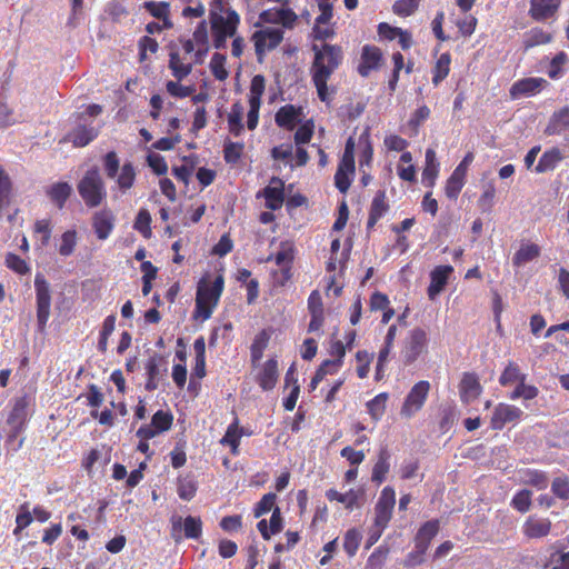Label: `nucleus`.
<instances>
[{"mask_svg": "<svg viewBox=\"0 0 569 569\" xmlns=\"http://www.w3.org/2000/svg\"><path fill=\"white\" fill-rule=\"evenodd\" d=\"M389 458H390V455H389L388 449L386 447L381 448V450L379 452L378 461L376 462L373 470H372V481H375L377 483H381L386 479V475L388 473L389 468H390L389 461H388Z\"/></svg>", "mask_w": 569, "mask_h": 569, "instance_id": "nucleus-38", "label": "nucleus"}, {"mask_svg": "<svg viewBox=\"0 0 569 569\" xmlns=\"http://www.w3.org/2000/svg\"><path fill=\"white\" fill-rule=\"evenodd\" d=\"M100 127L94 120H88L84 116H77L76 126L70 130L61 142H71L74 148H83L96 140Z\"/></svg>", "mask_w": 569, "mask_h": 569, "instance_id": "nucleus-6", "label": "nucleus"}, {"mask_svg": "<svg viewBox=\"0 0 569 569\" xmlns=\"http://www.w3.org/2000/svg\"><path fill=\"white\" fill-rule=\"evenodd\" d=\"M481 390L482 388L475 373L467 372L463 375L459 385V392L462 402L467 405L472 402L479 397Z\"/></svg>", "mask_w": 569, "mask_h": 569, "instance_id": "nucleus-20", "label": "nucleus"}, {"mask_svg": "<svg viewBox=\"0 0 569 569\" xmlns=\"http://www.w3.org/2000/svg\"><path fill=\"white\" fill-rule=\"evenodd\" d=\"M240 441V433L236 423H232L228 427L224 436L221 439V443L224 446H229L231 448V452L233 455L237 453V449Z\"/></svg>", "mask_w": 569, "mask_h": 569, "instance_id": "nucleus-58", "label": "nucleus"}, {"mask_svg": "<svg viewBox=\"0 0 569 569\" xmlns=\"http://www.w3.org/2000/svg\"><path fill=\"white\" fill-rule=\"evenodd\" d=\"M521 481L522 483L532 486L538 490L546 489L549 483V479L546 472L531 469L523 471Z\"/></svg>", "mask_w": 569, "mask_h": 569, "instance_id": "nucleus-40", "label": "nucleus"}, {"mask_svg": "<svg viewBox=\"0 0 569 569\" xmlns=\"http://www.w3.org/2000/svg\"><path fill=\"white\" fill-rule=\"evenodd\" d=\"M166 89L170 96H172L174 98H180V99L190 97L194 92L193 86H182L179 83L178 80L177 81L169 80L166 83Z\"/></svg>", "mask_w": 569, "mask_h": 569, "instance_id": "nucleus-55", "label": "nucleus"}, {"mask_svg": "<svg viewBox=\"0 0 569 569\" xmlns=\"http://www.w3.org/2000/svg\"><path fill=\"white\" fill-rule=\"evenodd\" d=\"M37 321L40 329L47 326L50 317L51 293L50 286L42 273L34 277Z\"/></svg>", "mask_w": 569, "mask_h": 569, "instance_id": "nucleus-7", "label": "nucleus"}, {"mask_svg": "<svg viewBox=\"0 0 569 569\" xmlns=\"http://www.w3.org/2000/svg\"><path fill=\"white\" fill-rule=\"evenodd\" d=\"M173 415L167 410H158L153 413L150 423L142 425L136 432V436L142 438H154L158 435L171 429Z\"/></svg>", "mask_w": 569, "mask_h": 569, "instance_id": "nucleus-10", "label": "nucleus"}, {"mask_svg": "<svg viewBox=\"0 0 569 569\" xmlns=\"http://www.w3.org/2000/svg\"><path fill=\"white\" fill-rule=\"evenodd\" d=\"M561 0H530V17L536 21H545L555 16Z\"/></svg>", "mask_w": 569, "mask_h": 569, "instance_id": "nucleus-19", "label": "nucleus"}, {"mask_svg": "<svg viewBox=\"0 0 569 569\" xmlns=\"http://www.w3.org/2000/svg\"><path fill=\"white\" fill-rule=\"evenodd\" d=\"M78 192L88 208L99 207L107 198V190L100 171L92 167L77 184Z\"/></svg>", "mask_w": 569, "mask_h": 569, "instance_id": "nucleus-3", "label": "nucleus"}, {"mask_svg": "<svg viewBox=\"0 0 569 569\" xmlns=\"http://www.w3.org/2000/svg\"><path fill=\"white\" fill-rule=\"evenodd\" d=\"M531 491L520 490L512 499L511 506L520 512H527L531 506Z\"/></svg>", "mask_w": 569, "mask_h": 569, "instance_id": "nucleus-61", "label": "nucleus"}, {"mask_svg": "<svg viewBox=\"0 0 569 569\" xmlns=\"http://www.w3.org/2000/svg\"><path fill=\"white\" fill-rule=\"evenodd\" d=\"M151 214L147 209H140L134 223L133 228L139 231L144 238H150L151 236Z\"/></svg>", "mask_w": 569, "mask_h": 569, "instance_id": "nucleus-48", "label": "nucleus"}, {"mask_svg": "<svg viewBox=\"0 0 569 569\" xmlns=\"http://www.w3.org/2000/svg\"><path fill=\"white\" fill-rule=\"evenodd\" d=\"M12 189L13 184L10 176L0 166V210L10 203Z\"/></svg>", "mask_w": 569, "mask_h": 569, "instance_id": "nucleus-41", "label": "nucleus"}, {"mask_svg": "<svg viewBox=\"0 0 569 569\" xmlns=\"http://www.w3.org/2000/svg\"><path fill=\"white\" fill-rule=\"evenodd\" d=\"M104 173L108 178L117 177V186L124 193L131 189L136 181V169L131 162L120 168V160L116 151H108L102 158Z\"/></svg>", "mask_w": 569, "mask_h": 569, "instance_id": "nucleus-4", "label": "nucleus"}, {"mask_svg": "<svg viewBox=\"0 0 569 569\" xmlns=\"http://www.w3.org/2000/svg\"><path fill=\"white\" fill-rule=\"evenodd\" d=\"M551 40V33L543 31L541 28H532L525 33L522 44L525 50H528L540 44L549 43Z\"/></svg>", "mask_w": 569, "mask_h": 569, "instance_id": "nucleus-34", "label": "nucleus"}, {"mask_svg": "<svg viewBox=\"0 0 569 569\" xmlns=\"http://www.w3.org/2000/svg\"><path fill=\"white\" fill-rule=\"evenodd\" d=\"M177 492L180 499L191 500L197 492V483L190 477L179 478Z\"/></svg>", "mask_w": 569, "mask_h": 569, "instance_id": "nucleus-47", "label": "nucleus"}, {"mask_svg": "<svg viewBox=\"0 0 569 569\" xmlns=\"http://www.w3.org/2000/svg\"><path fill=\"white\" fill-rule=\"evenodd\" d=\"M29 406L30 399L26 395L13 400L12 408L7 418L10 438H17L24 430L29 417Z\"/></svg>", "mask_w": 569, "mask_h": 569, "instance_id": "nucleus-8", "label": "nucleus"}, {"mask_svg": "<svg viewBox=\"0 0 569 569\" xmlns=\"http://www.w3.org/2000/svg\"><path fill=\"white\" fill-rule=\"evenodd\" d=\"M266 207L270 210L281 208L283 203V182L278 178H272L270 184L263 189Z\"/></svg>", "mask_w": 569, "mask_h": 569, "instance_id": "nucleus-24", "label": "nucleus"}, {"mask_svg": "<svg viewBox=\"0 0 569 569\" xmlns=\"http://www.w3.org/2000/svg\"><path fill=\"white\" fill-rule=\"evenodd\" d=\"M194 349V373L199 378L206 376V342L203 337H199L193 342Z\"/></svg>", "mask_w": 569, "mask_h": 569, "instance_id": "nucleus-37", "label": "nucleus"}, {"mask_svg": "<svg viewBox=\"0 0 569 569\" xmlns=\"http://www.w3.org/2000/svg\"><path fill=\"white\" fill-rule=\"evenodd\" d=\"M569 131V106L553 112L545 132L549 136Z\"/></svg>", "mask_w": 569, "mask_h": 569, "instance_id": "nucleus-28", "label": "nucleus"}, {"mask_svg": "<svg viewBox=\"0 0 569 569\" xmlns=\"http://www.w3.org/2000/svg\"><path fill=\"white\" fill-rule=\"evenodd\" d=\"M396 503V492L391 487H386L375 507V526L386 528L391 519L392 510Z\"/></svg>", "mask_w": 569, "mask_h": 569, "instance_id": "nucleus-12", "label": "nucleus"}, {"mask_svg": "<svg viewBox=\"0 0 569 569\" xmlns=\"http://www.w3.org/2000/svg\"><path fill=\"white\" fill-rule=\"evenodd\" d=\"M326 496L329 500H337L338 502L343 503L347 509L352 510L353 508L360 507V499H363L365 492L360 489H350L346 493H340L335 489H329Z\"/></svg>", "mask_w": 569, "mask_h": 569, "instance_id": "nucleus-27", "label": "nucleus"}, {"mask_svg": "<svg viewBox=\"0 0 569 569\" xmlns=\"http://www.w3.org/2000/svg\"><path fill=\"white\" fill-rule=\"evenodd\" d=\"M213 47L222 49L227 40L233 38L240 19L236 11L227 8L223 0H212L209 12Z\"/></svg>", "mask_w": 569, "mask_h": 569, "instance_id": "nucleus-1", "label": "nucleus"}, {"mask_svg": "<svg viewBox=\"0 0 569 569\" xmlns=\"http://www.w3.org/2000/svg\"><path fill=\"white\" fill-rule=\"evenodd\" d=\"M361 538H362L361 533L356 529H350L346 532L343 548L350 557L356 555V552L359 548Z\"/></svg>", "mask_w": 569, "mask_h": 569, "instance_id": "nucleus-56", "label": "nucleus"}, {"mask_svg": "<svg viewBox=\"0 0 569 569\" xmlns=\"http://www.w3.org/2000/svg\"><path fill=\"white\" fill-rule=\"evenodd\" d=\"M315 61L312 66L313 76H321L322 72L328 73V78L339 67L342 60V51L339 47L332 44H323L321 49L315 44Z\"/></svg>", "mask_w": 569, "mask_h": 569, "instance_id": "nucleus-5", "label": "nucleus"}, {"mask_svg": "<svg viewBox=\"0 0 569 569\" xmlns=\"http://www.w3.org/2000/svg\"><path fill=\"white\" fill-rule=\"evenodd\" d=\"M538 396V389L533 386H528L525 381H519V385L511 393V399L523 398L526 400H531Z\"/></svg>", "mask_w": 569, "mask_h": 569, "instance_id": "nucleus-64", "label": "nucleus"}, {"mask_svg": "<svg viewBox=\"0 0 569 569\" xmlns=\"http://www.w3.org/2000/svg\"><path fill=\"white\" fill-rule=\"evenodd\" d=\"M551 490L559 499L569 500V478L566 476L555 478Z\"/></svg>", "mask_w": 569, "mask_h": 569, "instance_id": "nucleus-60", "label": "nucleus"}, {"mask_svg": "<svg viewBox=\"0 0 569 569\" xmlns=\"http://www.w3.org/2000/svg\"><path fill=\"white\" fill-rule=\"evenodd\" d=\"M522 413V410L515 406L499 403L491 417V427L495 430H500L506 423L519 420Z\"/></svg>", "mask_w": 569, "mask_h": 569, "instance_id": "nucleus-14", "label": "nucleus"}, {"mask_svg": "<svg viewBox=\"0 0 569 569\" xmlns=\"http://www.w3.org/2000/svg\"><path fill=\"white\" fill-rule=\"evenodd\" d=\"M562 159L561 153L558 149H552L550 151H546L540 158L536 171L545 172L548 170H552L556 164Z\"/></svg>", "mask_w": 569, "mask_h": 569, "instance_id": "nucleus-43", "label": "nucleus"}, {"mask_svg": "<svg viewBox=\"0 0 569 569\" xmlns=\"http://www.w3.org/2000/svg\"><path fill=\"white\" fill-rule=\"evenodd\" d=\"M144 8L152 17L162 20L166 28H170L172 26L169 20L170 4L168 2L148 1L144 3Z\"/></svg>", "mask_w": 569, "mask_h": 569, "instance_id": "nucleus-36", "label": "nucleus"}, {"mask_svg": "<svg viewBox=\"0 0 569 569\" xmlns=\"http://www.w3.org/2000/svg\"><path fill=\"white\" fill-rule=\"evenodd\" d=\"M226 57L221 53H214L210 61V70L216 79L226 80L228 78V71L224 68Z\"/></svg>", "mask_w": 569, "mask_h": 569, "instance_id": "nucleus-54", "label": "nucleus"}, {"mask_svg": "<svg viewBox=\"0 0 569 569\" xmlns=\"http://www.w3.org/2000/svg\"><path fill=\"white\" fill-rule=\"evenodd\" d=\"M452 270L453 269L450 266H439L432 270L430 274V286L428 288V296L431 300H433L443 290Z\"/></svg>", "mask_w": 569, "mask_h": 569, "instance_id": "nucleus-23", "label": "nucleus"}, {"mask_svg": "<svg viewBox=\"0 0 569 569\" xmlns=\"http://www.w3.org/2000/svg\"><path fill=\"white\" fill-rule=\"evenodd\" d=\"M551 529V522L546 518L530 516L523 525V533L528 538L538 539L546 537Z\"/></svg>", "mask_w": 569, "mask_h": 569, "instance_id": "nucleus-22", "label": "nucleus"}, {"mask_svg": "<svg viewBox=\"0 0 569 569\" xmlns=\"http://www.w3.org/2000/svg\"><path fill=\"white\" fill-rule=\"evenodd\" d=\"M427 342L425 330L416 328L410 332L409 340L403 351V359L407 365L412 363L423 351Z\"/></svg>", "mask_w": 569, "mask_h": 569, "instance_id": "nucleus-15", "label": "nucleus"}, {"mask_svg": "<svg viewBox=\"0 0 569 569\" xmlns=\"http://www.w3.org/2000/svg\"><path fill=\"white\" fill-rule=\"evenodd\" d=\"M72 193V187L68 182H56L46 189V194L51 202L62 209Z\"/></svg>", "mask_w": 569, "mask_h": 569, "instance_id": "nucleus-26", "label": "nucleus"}, {"mask_svg": "<svg viewBox=\"0 0 569 569\" xmlns=\"http://www.w3.org/2000/svg\"><path fill=\"white\" fill-rule=\"evenodd\" d=\"M387 393H379L367 403L368 411L373 420H379L386 410Z\"/></svg>", "mask_w": 569, "mask_h": 569, "instance_id": "nucleus-49", "label": "nucleus"}, {"mask_svg": "<svg viewBox=\"0 0 569 569\" xmlns=\"http://www.w3.org/2000/svg\"><path fill=\"white\" fill-rule=\"evenodd\" d=\"M148 166L157 176L166 174L168 171V164L166 159L159 153H150L147 157Z\"/></svg>", "mask_w": 569, "mask_h": 569, "instance_id": "nucleus-62", "label": "nucleus"}, {"mask_svg": "<svg viewBox=\"0 0 569 569\" xmlns=\"http://www.w3.org/2000/svg\"><path fill=\"white\" fill-rule=\"evenodd\" d=\"M184 537L188 539H198L202 532V522L200 518L188 516L183 520Z\"/></svg>", "mask_w": 569, "mask_h": 569, "instance_id": "nucleus-50", "label": "nucleus"}, {"mask_svg": "<svg viewBox=\"0 0 569 569\" xmlns=\"http://www.w3.org/2000/svg\"><path fill=\"white\" fill-rule=\"evenodd\" d=\"M14 110L8 104L4 98L0 97V128L6 129L18 123Z\"/></svg>", "mask_w": 569, "mask_h": 569, "instance_id": "nucleus-52", "label": "nucleus"}, {"mask_svg": "<svg viewBox=\"0 0 569 569\" xmlns=\"http://www.w3.org/2000/svg\"><path fill=\"white\" fill-rule=\"evenodd\" d=\"M388 209L389 206L386 202V191L380 190L376 193L371 202L370 212L381 218Z\"/></svg>", "mask_w": 569, "mask_h": 569, "instance_id": "nucleus-63", "label": "nucleus"}, {"mask_svg": "<svg viewBox=\"0 0 569 569\" xmlns=\"http://www.w3.org/2000/svg\"><path fill=\"white\" fill-rule=\"evenodd\" d=\"M525 380H526V375L521 373L519 370V367L513 362L508 363V366L505 368L502 375L499 378V382L502 386H507V385H510L516 381L519 382V381H525Z\"/></svg>", "mask_w": 569, "mask_h": 569, "instance_id": "nucleus-46", "label": "nucleus"}, {"mask_svg": "<svg viewBox=\"0 0 569 569\" xmlns=\"http://www.w3.org/2000/svg\"><path fill=\"white\" fill-rule=\"evenodd\" d=\"M243 148H244L243 143L231 142V141L227 142L223 148V158H224L226 162L230 163V164L237 163L241 158Z\"/></svg>", "mask_w": 569, "mask_h": 569, "instance_id": "nucleus-53", "label": "nucleus"}, {"mask_svg": "<svg viewBox=\"0 0 569 569\" xmlns=\"http://www.w3.org/2000/svg\"><path fill=\"white\" fill-rule=\"evenodd\" d=\"M439 162L437 161L436 152L433 149H427L426 151V167L422 172L423 180H429L433 183L438 174Z\"/></svg>", "mask_w": 569, "mask_h": 569, "instance_id": "nucleus-44", "label": "nucleus"}, {"mask_svg": "<svg viewBox=\"0 0 569 569\" xmlns=\"http://www.w3.org/2000/svg\"><path fill=\"white\" fill-rule=\"evenodd\" d=\"M472 161L473 153L468 152L462 161L458 164V167L453 170L446 184V194L448 198L456 199L458 197L465 183L467 169Z\"/></svg>", "mask_w": 569, "mask_h": 569, "instance_id": "nucleus-13", "label": "nucleus"}, {"mask_svg": "<svg viewBox=\"0 0 569 569\" xmlns=\"http://www.w3.org/2000/svg\"><path fill=\"white\" fill-rule=\"evenodd\" d=\"M77 246L76 230H67L61 236V243L59 246V253L63 257H69L73 253Z\"/></svg>", "mask_w": 569, "mask_h": 569, "instance_id": "nucleus-51", "label": "nucleus"}, {"mask_svg": "<svg viewBox=\"0 0 569 569\" xmlns=\"http://www.w3.org/2000/svg\"><path fill=\"white\" fill-rule=\"evenodd\" d=\"M4 264L11 271L24 276L30 272L28 262L13 252H8L4 258Z\"/></svg>", "mask_w": 569, "mask_h": 569, "instance_id": "nucleus-42", "label": "nucleus"}, {"mask_svg": "<svg viewBox=\"0 0 569 569\" xmlns=\"http://www.w3.org/2000/svg\"><path fill=\"white\" fill-rule=\"evenodd\" d=\"M300 111L293 106L288 104L279 109L276 113V122L279 127L293 129L295 126L300 121Z\"/></svg>", "mask_w": 569, "mask_h": 569, "instance_id": "nucleus-33", "label": "nucleus"}, {"mask_svg": "<svg viewBox=\"0 0 569 569\" xmlns=\"http://www.w3.org/2000/svg\"><path fill=\"white\" fill-rule=\"evenodd\" d=\"M381 52L376 47L366 46L362 49L361 62L358 66V72L362 77H368L370 72L379 67Z\"/></svg>", "mask_w": 569, "mask_h": 569, "instance_id": "nucleus-25", "label": "nucleus"}, {"mask_svg": "<svg viewBox=\"0 0 569 569\" xmlns=\"http://www.w3.org/2000/svg\"><path fill=\"white\" fill-rule=\"evenodd\" d=\"M496 197V188L492 182L488 183L485 187L482 194L478 200V206L482 212H488L491 210L493 206V200Z\"/></svg>", "mask_w": 569, "mask_h": 569, "instance_id": "nucleus-57", "label": "nucleus"}, {"mask_svg": "<svg viewBox=\"0 0 569 569\" xmlns=\"http://www.w3.org/2000/svg\"><path fill=\"white\" fill-rule=\"evenodd\" d=\"M278 380V362L274 359L268 360L257 377L259 386L263 390H271Z\"/></svg>", "mask_w": 569, "mask_h": 569, "instance_id": "nucleus-29", "label": "nucleus"}, {"mask_svg": "<svg viewBox=\"0 0 569 569\" xmlns=\"http://www.w3.org/2000/svg\"><path fill=\"white\" fill-rule=\"evenodd\" d=\"M243 107L236 102L228 114V128L230 133L238 137L243 131L242 124Z\"/></svg>", "mask_w": 569, "mask_h": 569, "instance_id": "nucleus-39", "label": "nucleus"}, {"mask_svg": "<svg viewBox=\"0 0 569 569\" xmlns=\"http://www.w3.org/2000/svg\"><path fill=\"white\" fill-rule=\"evenodd\" d=\"M264 88V78L262 76H254L251 79V130L258 123V97L262 93Z\"/></svg>", "mask_w": 569, "mask_h": 569, "instance_id": "nucleus-31", "label": "nucleus"}, {"mask_svg": "<svg viewBox=\"0 0 569 569\" xmlns=\"http://www.w3.org/2000/svg\"><path fill=\"white\" fill-rule=\"evenodd\" d=\"M430 390V383L426 380H421L417 382L411 390L409 391L403 406L401 408V415L410 418L413 416L417 411H419L429 393Z\"/></svg>", "mask_w": 569, "mask_h": 569, "instance_id": "nucleus-11", "label": "nucleus"}, {"mask_svg": "<svg viewBox=\"0 0 569 569\" xmlns=\"http://www.w3.org/2000/svg\"><path fill=\"white\" fill-rule=\"evenodd\" d=\"M540 254V248L535 243L521 244L520 249L515 253L512 262L515 266H523Z\"/></svg>", "mask_w": 569, "mask_h": 569, "instance_id": "nucleus-35", "label": "nucleus"}, {"mask_svg": "<svg viewBox=\"0 0 569 569\" xmlns=\"http://www.w3.org/2000/svg\"><path fill=\"white\" fill-rule=\"evenodd\" d=\"M258 530L264 539H270L271 535H276L282 530V518L279 508H274L270 521L262 519L257 525Z\"/></svg>", "mask_w": 569, "mask_h": 569, "instance_id": "nucleus-30", "label": "nucleus"}, {"mask_svg": "<svg viewBox=\"0 0 569 569\" xmlns=\"http://www.w3.org/2000/svg\"><path fill=\"white\" fill-rule=\"evenodd\" d=\"M169 69L172 76L181 81L187 78L192 71L191 62H183L180 54L177 51H171L169 54Z\"/></svg>", "mask_w": 569, "mask_h": 569, "instance_id": "nucleus-32", "label": "nucleus"}, {"mask_svg": "<svg viewBox=\"0 0 569 569\" xmlns=\"http://www.w3.org/2000/svg\"><path fill=\"white\" fill-rule=\"evenodd\" d=\"M282 30L278 27H267L251 37L254 40L256 54L259 62H262V56L267 50L276 48L282 40Z\"/></svg>", "mask_w": 569, "mask_h": 569, "instance_id": "nucleus-9", "label": "nucleus"}, {"mask_svg": "<svg viewBox=\"0 0 569 569\" xmlns=\"http://www.w3.org/2000/svg\"><path fill=\"white\" fill-rule=\"evenodd\" d=\"M92 227L98 239H107L114 228V216L111 210L97 211L92 217Z\"/></svg>", "mask_w": 569, "mask_h": 569, "instance_id": "nucleus-17", "label": "nucleus"}, {"mask_svg": "<svg viewBox=\"0 0 569 569\" xmlns=\"http://www.w3.org/2000/svg\"><path fill=\"white\" fill-rule=\"evenodd\" d=\"M276 499L277 496L273 492L266 493L262 499L257 503V507L254 509V517H261L262 515L274 510V508H278L276 506Z\"/></svg>", "mask_w": 569, "mask_h": 569, "instance_id": "nucleus-59", "label": "nucleus"}, {"mask_svg": "<svg viewBox=\"0 0 569 569\" xmlns=\"http://www.w3.org/2000/svg\"><path fill=\"white\" fill-rule=\"evenodd\" d=\"M192 40L196 43L194 63L201 64L209 52L208 23L202 20L196 27L192 33Z\"/></svg>", "mask_w": 569, "mask_h": 569, "instance_id": "nucleus-18", "label": "nucleus"}, {"mask_svg": "<svg viewBox=\"0 0 569 569\" xmlns=\"http://www.w3.org/2000/svg\"><path fill=\"white\" fill-rule=\"evenodd\" d=\"M164 361L163 358L160 355H153L151 356L147 363H146V370L148 379L146 381V390L153 391L159 386V379L162 376L163 372L167 371V369H161Z\"/></svg>", "mask_w": 569, "mask_h": 569, "instance_id": "nucleus-21", "label": "nucleus"}, {"mask_svg": "<svg viewBox=\"0 0 569 569\" xmlns=\"http://www.w3.org/2000/svg\"><path fill=\"white\" fill-rule=\"evenodd\" d=\"M548 81L543 78H525L512 84L510 88V96L517 99L521 96H532L538 93Z\"/></svg>", "mask_w": 569, "mask_h": 569, "instance_id": "nucleus-16", "label": "nucleus"}, {"mask_svg": "<svg viewBox=\"0 0 569 569\" xmlns=\"http://www.w3.org/2000/svg\"><path fill=\"white\" fill-rule=\"evenodd\" d=\"M450 54L442 53L436 62L432 82L438 86L449 73Z\"/></svg>", "mask_w": 569, "mask_h": 569, "instance_id": "nucleus-45", "label": "nucleus"}, {"mask_svg": "<svg viewBox=\"0 0 569 569\" xmlns=\"http://www.w3.org/2000/svg\"><path fill=\"white\" fill-rule=\"evenodd\" d=\"M224 287L222 276H217L213 281L201 278L197 286L196 307L193 318L201 321L208 320L217 308Z\"/></svg>", "mask_w": 569, "mask_h": 569, "instance_id": "nucleus-2", "label": "nucleus"}]
</instances>
